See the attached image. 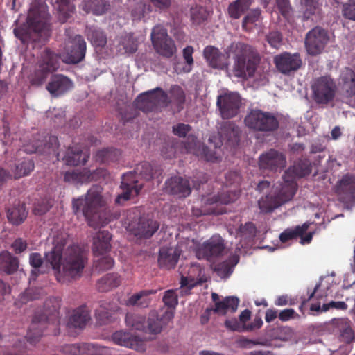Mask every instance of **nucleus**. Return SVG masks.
Masks as SVG:
<instances>
[{
	"label": "nucleus",
	"mask_w": 355,
	"mask_h": 355,
	"mask_svg": "<svg viewBox=\"0 0 355 355\" xmlns=\"http://www.w3.org/2000/svg\"><path fill=\"white\" fill-rule=\"evenodd\" d=\"M72 207L76 215L83 214L88 225L94 228L104 226L110 220V210L98 187L89 189L85 198L74 199Z\"/></svg>",
	"instance_id": "nucleus-1"
},
{
	"label": "nucleus",
	"mask_w": 355,
	"mask_h": 355,
	"mask_svg": "<svg viewBox=\"0 0 355 355\" xmlns=\"http://www.w3.org/2000/svg\"><path fill=\"white\" fill-rule=\"evenodd\" d=\"M49 13L44 0H33L31 4L26 24L14 28L13 33L23 44L37 40L38 33L49 30Z\"/></svg>",
	"instance_id": "nucleus-2"
},
{
	"label": "nucleus",
	"mask_w": 355,
	"mask_h": 355,
	"mask_svg": "<svg viewBox=\"0 0 355 355\" xmlns=\"http://www.w3.org/2000/svg\"><path fill=\"white\" fill-rule=\"evenodd\" d=\"M87 263L85 251L78 245H73L67 248L62 255L59 267L53 268L57 271V280L66 283L79 279Z\"/></svg>",
	"instance_id": "nucleus-3"
},
{
	"label": "nucleus",
	"mask_w": 355,
	"mask_h": 355,
	"mask_svg": "<svg viewBox=\"0 0 355 355\" xmlns=\"http://www.w3.org/2000/svg\"><path fill=\"white\" fill-rule=\"evenodd\" d=\"M228 51L234 60V76L243 80L253 77L259 63V58L252 51L251 46L242 42H234L229 46Z\"/></svg>",
	"instance_id": "nucleus-4"
},
{
	"label": "nucleus",
	"mask_w": 355,
	"mask_h": 355,
	"mask_svg": "<svg viewBox=\"0 0 355 355\" xmlns=\"http://www.w3.org/2000/svg\"><path fill=\"white\" fill-rule=\"evenodd\" d=\"M61 300L59 297L48 298L44 304V311L41 315H35L31 327L27 333V338L30 342H35L43 334L45 324H52L55 327L60 324V309Z\"/></svg>",
	"instance_id": "nucleus-5"
},
{
	"label": "nucleus",
	"mask_w": 355,
	"mask_h": 355,
	"mask_svg": "<svg viewBox=\"0 0 355 355\" xmlns=\"http://www.w3.org/2000/svg\"><path fill=\"white\" fill-rule=\"evenodd\" d=\"M60 55L46 48L41 53L37 68L31 75L30 82L32 85H43L50 73L57 71L60 66Z\"/></svg>",
	"instance_id": "nucleus-6"
},
{
	"label": "nucleus",
	"mask_w": 355,
	"mask_h": 355,
	"mask_svg": "<svg viewBox=\"0 0 355 355\" xmlns=\"http://www.w3.org/2000/svg\"><path fill=\"white\" fill-rule=\"evenodd\" d=\"M170 103L168 95L161 87L144 92L135 101L136 107L145 113L156 112L160 107H167Z\"/></svg>",
	"instance_id": "nucleus-7"
},
{
	"label": "nucleus",
	"mask_w": 355,
	"mask_h": 355,
	"mask_svg": "<svg viewBox=\"0 0 355 355\" xmlns=\"http://www.w3.org/2000/svg\"><path fill=\"white\" fill-rule=\"evenodd\" d=\"M127 229L135 236L149 239L158 230L159 223L145 216H141L138 209L130 211L127 218Z\"/></svg>",
	"instance_id": "nucleus-8"
},
{
	"label": "nucleus",
	"mask_w": 355,
	"mask_h": 355,
	"mask_svg": "<svg viewBox=\"0 0 355 355\" xmlns=\"http://www.w3.org/2000/svg\"><path fill=\"white\" fill-rule=\"evenodd\" d=\"M245 125L254 131L270 133L279 128V121L273 113L252 110L244 119Z\"/></svg>",
	"instance_id": "nucleus-9"
},
{
	"label": "nucleus",
	"mask_w": 355,
	"mask_h": 355,
	"mask_svg": "<svg viewBox=\"0 0 355 355\" xmlns=\"http://www.w3.org/2000/svg\"><path fill=\"white\" fill-rule=\"evenodd\" d=\"M274 194H268L258 201L259 208L263 213H270L279 206L291 200L293 196V189L286 187L281 182L273 187Z\"/></svg>",
	"instance_id": "nucleus-10"
},
{
	"label": "nucleus",
	"mask_w": 355,
	"mask_h": 355,
	"mask_svg": "<svg viewBox=\"0 0 355 355\" xmlns=\"http://www.w3.org/2000/svg\"><path fill=\"white\" fill-rule=\"evenodd\" d=\"M335 192L338 200L347 208L355 206V175L347 173L336 182Z\"/></svg>",
	"instance_id": "nucleus-11"
},
{
	"label": "nucleus",
	"mask_w": 355,
	"mask_h": 355,
	"mask_svg": "<svg viewBox=\"0 0 355 355\" xmlns=\"http://www.w3.org/2000/svg\"><path fill=\"white\" fill-rule=\"evenodd\" d=\"M314 100L319 104H327L335 97L337 86L330 76L317 78L312 85Z\"/></svg>",
	"instance_id": "nucleus-12"
},
{
	"label": "nucleus",
	"mask_w": 355,
	"mask_h": 355,
	"mask_svg": "<svg viewBox=\"0 0 355 355\" xmlns=\"http://www.w3.org/2000/svg\"><path fill=\"white\" fill-rule=\"evenodd\" d=\"M311 170L312 166L309 159H299L285 171L282 182L288 188L292 187L293 189V194L295 195L297 189L296 178H303L309 175Z\"/></svg>",
	"instance_id": "nucleus-13"
},
{
	"label": "nucleus",
	"mask_w": 355,
	"mask_h": 355,
	"mask_svg": "<svg viewBox=\"0 0 355 355\" xmlns=\"http://www.w3.org/2000/svg\"><path fill=\"white\" fill-rule=\"evenodd\" d=\"M329 40L328 32L320 26H315L306 35L304 45L307 53L313 56L322 53Z\"/></svg>",
	"instance_id": "nucleus-14"
},
{
	"label": "nucleus",
	"mask_w": 355,
	"mask_h": 355,
	"mask_svg": "<svg viewBox=\"0 0 355 355\" xmlns=\"http://www.w3.org/2000/svg\"><path fill=\"white\" fill-rule=\"evenodd\" d=\"M86 53V42L80 35L69 37L65 42L63 61L67 64H77L81 62Z\"/></svg>",
	"instance_id": "nucleus-15"
},
{
	"label": "nucleus",
	"mask_w": 355,
	"mask_h": 355,
	"mask_svg": "<svg viewBox=\"0 0 355 355\" xmlns=\"http://www.w3.org/2000/svg\"><path fill=\"white\" fill-rule=\"evenodd\" d=\"M241 104V97L235 92H227L217 97L216 105L221 117L228 119L236 116Z\"/></svg>",
	"instance_id": "nucleus-16"
},
{
	"label": "nucleus",
	"mask_w": 355,
	"mask_h": 355,
	"mask_svg": "<svg viewBox=\"0 0 355 355\" xmlns=\"http://www.w3.org/2000/svg\"><path fill=\"white\" fill-rule=\"evenodd\" d=\"M120 188L121 193L118 194L115 203L123 205L125 202L137 196L142 189V185L138 184L132 172L123 174Z\"/></svg>",
	"instance_id": "nucleus-17"
},
{
	"label": "nucleus",
	"mask_w": 355,
	"mask_h": 355,
	"mask_svg": "<svg viewBox=\"0 0 355 355\" xmlns=\"http://www.w3.org/2000/svg\"><path fill=\"white\" fill-rule=\"evenodd\" d=\"M59 146L58 137L53 135H46L42 141L39 139L33 141V144H28L23 146L21 150L31 154V153H54L57 157H59V153L57 150Z\"/></svg>",
	"instance_id": "nucleus-18"
},
{
	"label": "nucleus",
	"mask_w": 355,
	"mask_h": 355,
	"mask_svg": "<svg viewBox=\"0 0 355 355\" xmlns=\"http://www.w3.org/2000/svg\"><path fill=\"white\" fill-rule=\"evenodd\" d=\"M162 313L150 314L146 322L145 333L151 335L160 334L174 318L175 312L168 309H163Z\"/></svg>",
	"instance_id": "nucleus-19"
},
{
	"label": "nucleus",
	"mask_w": 355,
	"mask_h": 355,
	"mask_svg": "<svg viewBox=\"0 0 355 355\" xmlns=\"http://www.w3.org/2000/svg\"><path fill=\"white\" fill-rule=\"evenodd\" d=\"M224 249L223 239L218 235H214L198 249L196 254L198 259L210 261L220 256Z\"/></svg>",
	"instance_id": "nucleus-20"
},
{
	"label": "nucleus",
	"mask_w": 355,
	"mask_h": 355,
	"mask_svg": "<svg viewBox=\"0 0 355 355\" xmlns=\"http://www.w3.org/2000/svg\"><path fill=\"white\" fill-rule=\"evenodd\" d=\"M69 235L65 232H59L53 239V247L50 252L45 254L46 261L51 266L52 268L59 267L62 255L67 249L65 246L68 242Z\"/></svg>",
	"instance_id": "nucleus-21"
},
{
	"label": "nucleus",
	"mask_w": 355,
	"mask_h": 355,
	"mask_svg": "<svg viewBox=\"0 0 355 355\" xmlns=\"http://www.w3.org/2000/svg\"><path fill=\"white\" fill-rule=\"evenodd\" d=\"M274 63L279 72L288 75L291 72L298 70L302 62L300 54L285 52L276 55L274 58Z\"/></svg>",
	"instance_id": "nucleus-22"
},
{
	"label": "nucleus",
	"mask_w": 355,
	"mask_h": 355,
	"mask_svg": "<svg viewBox=\"0 0 355 355\" xmlns=\"http://www.w3.org/2000/svg\"><path fill=\"white\" fill-rule=\"evenodd\" d=\"M286 157L282 153L276 150H270L261 154L259 158L260 168L271 171H277L286 166Z\"/></svg>",
	"instance_id": "nucleus-23"
},
{
	"label": "nucleus",
	"mask_w": 355,
	"mask_h": 355,
	"mask_svg": "<svg viewBox=\"0 0 355 355\" xmlns=\"http://www.w3.org/2000/svg\"><path fill=\"white\" fill-rule=\"evenodd\" d=\"M203 56L208 65L213 69L223 70L228 67V55L214 46H207L203 50Z\"/></svg>",
	"instance_id": "nucleus-24"
},
{
	"label": "nucleus",
	"mask_w": 355,
	"mask_h": 355,
	"mask_svg": "<svg viewBox=\"0 0 355 355\" xmlns=\"http://www.w3.org/2000/svg\"><path fill=\"white\" fill-rule=\"evenodd\" d=\"M166 193L177 196L178 198H186L191 193L189 181L180 176H173L165 182Z\"/></svg>",
	"instance_id": "nucleus-25"
},
{
	"label": "nucleus",
	"mask_w": 355,
	"mask_h": 355,
	"mask_svg": "<svg viewBox=\"0 0 355 355\" xmlns=\"http://www.w3.org/2000/svg\"><path fill=\"white\" fill-rule=\"evenodd\" d=\"M150 4L140 3L132 11L135 19H141L146 14L150 13L153 6L156 11L160 12L168 10L172 6L173 0H149Z\"/></svg>",
	"instance_id": "nucleus-26"
},
{
	"label": "nucleus",
	"mask_w": 355,
	"mask_h": 355,
	"mask_svg": "<svg viewBox=\"0 0 355 355\" xmlns=\"http://www.w3.org/2000/svg\"><path fill=\"white\" fill-rule=\"evenodd\" d=\"M90 320V311L86 305H81L69 315L67 327L68 329H83Z\"/></svg>",
	"instance_id": "nucleus-27"
},
{
	"label": "nucleus",
	"mask_w": 355,
	"mask_h": 355,
	"mask_svg": "<svg viewBox=\"0 0 355 355\" xmlns=\"http://www.w3.org/2000/svg\"><path fill=\"white\" fill-rule=\"evenodd\" d=\"M340 86L344 95L349 98L347 103L351 106H355V72L345 68L340 74Z\"/></svg>",
	"instance_id": "nucleus-28"
},
{
	"label": "nucleus",
	"mask_w": 355,
	"mask_h": 355,
	"mask_svg": "<svg viewBox=\"0 0 355 355\" xmlns=\"http://www.w3.org/2000/svg\"><path fill=\"white\" fill-rule=\"evenodd\" d=\"M72 81L62 74L53 75L46 86L47 91L54 97L61 96L73 87Z\"/></svg>",
	"instance_id": "nucleus-29"
},
{
	"label": "nucleus",
	"mask_w": 355,
	"mask_h": 355,
	"mask_svg": "<svg viewBox=\"0 0 355 355\" xmlns=\"http://www.w3.org/2000/svg\"><path fill=\"white\" fill-rule=\"evenodd\" d=\"M181 250L178 248L162 247L159 251L158 263L161 268L171 269L176 266Z\"/></svg>",
	"instance_id": "nucleus-30"
},
{
	"label": "nucleus",
	"mask_w": 355,
	"mask_h": 355,
	"mask_svg": "<svg viewBox=\"0 0 355 355\" xmlns=\"http://www.w3.org/2000/svg\"><path fill=\"white\" fill-rule=\"evenodd\" d=\"M241 131L235 123L225 121L221 124L219 134L222 141H225L230 146H235L240 141Z\"/></svg>",
	"instance_id": "nucleus-31"
},
{
	"label": "nucleus",
	"mask_w": 355,
	"mask_h": 355,
	"mask_svg": "<svg viewBox=\"0 0 355 355\" xmlns=\"http://www.w3.org/2000/svg\"><path fill=\"white\" fill-rule=\"evenodd\" d=\"M302 21H308L313 16L321 14L322 1L321 0H299Z\"/></svg>",
	"instance_id": "nucleus-32"
},
{
	"label": "nucleus",
	"mask_w": 355,
	"mask_h": 355,
	"mask_svg": "<svg viewBox=\"0 0 355 355\" xmlns=\"http://www.w3.org/2000/svg\"><path fill=\"white\" fill-rule=\"evenodd\" d=\"M111 234L108 231L98 232L94 237L92 250L95 257L101 256L110 250Z\"/></svg>",
	"instance_id": "nucleus-33"
},
{
	"label": "nucleus",
	"mask_w": 355,
	"mask_h": 355,
	"mask_svg": "<svg viewBox=\"0 0 355 355\" xmlns=\"http://www.w3.org/2000/svg\"><path fill=\"white\" fill-rule=\"evenodd\" d=\"M121 284V276L118 273L110 272L99 279L96 282V286L99 292L105 293L117 288Z\"/></svg>",
	"instance_id": "nucleus-34"
},
{
	"label": "nucleus",
	"mask_w": 355,
	"mask_h": 355,
	"mask_svg": "<svg viewBox=\"0 0 355 355\" xmlns=\"http://www.w3.org/2000/svg\"><path fill=\"white\" fill-rule=\"evenodd\" d=\"M134 173L140 179L149 181L160 175L162 170L157 166H153L147 162H143L137 165Z\"/></svg>",
	"instance_id": "nucleus-35"
},
{
	"label": "nucleus",
	"mask_w": 355,
	"mask_h": 355,
	"mask_svg": "<svg viewBox=\"0 0 355 355\" xmlns=\"http://www.w3.org/2000/svg\"><path fill=\"white\" fill-rule=\"evenodd\" d=\"M89 157L87 152H83L78 147H69L63 160L69 166L84 165Z\"/></svg>",
	"instance_id": "nucleus-36"
},
{
	"label": "nucleus",
	"mask_w": 355,
	"mask_h": 355,
	"mask_svg": "<svg viewBox=\"0 0 355 355\" xmlns=\"http://www.w3.org/2000/svg\"><path fill=\"white\" fill-rule=\"evenodd\" d=\"M80 6L86 13L101 15L108 10L110 4L106 0H83Z\"/></svg>",
	"instance_id": "nucleus-37"
},
{
	"label": "nucleus",
	"mask_w": 355,
	"mask_h": 355,
	"mask_svg": "<svg viewBox=\"0 0 355 355\" xmlns=\"http://www.w3.org/2000/svg\"><path fill=\"white\" fill-rule=\"evenodd\" d=\"M19 268V259L8 251L0 252V271L7 275L15 272Z\"/></svg>",
	"instance_id": "nucleus-38"
},
{
	"label": "nucleus",
	"mask_w": 355,
	"mask_h": 355,
	"mask_svg": "<svg viewBox=\"0 0 355 355\" xmlns=\"http://www.w3.org/2000/svg\"><path fill=\"white\" fill-rule=\"evenodd\" d=\"M27 215L26 205L20 202L8 208L7 211L8 220L15 225L22 223L26 220Z\"/></svg>",
	"instance_id": "nucleus-39"
},
{
	"label": "nucleus",
	"mask_w": 355,
	"mask_h": 355,
	"mask_svg": "<svg viewBox=\"0 0 355 355\" xmlns=\"http://www.w3.org/2000/svg\"><path fill=\"white\" fill-rule=\"evenodd\" d=\"M155 290H142L131 295L126 302L127 306H137L141 308L148 307L151 303L150 295L155 294Z\"/></svg>",
	"instance_id": "nucleus-40"
},
{
	"label": "nucleus",
	"mask_w": 355,
	"mask_h": 355,
	"mask_svg": "<svg viewBox=\"0 0 355 355\" xmlns=\"http://www.w3.org/2000/svg\"><path fill=\"white\" fill-rule=\"evenodd\" d=\"M311 224L309 222H306L302 225L286 229L280 234L279 240L282 243H286L290 240L295 239L300 237V236H302L306 232Z\"/></svg>",
	"instance_id": "nucleus-41"
},
{
	"label": "nucleus",
	"mask_w": 355,
	"mask_h": 355,
	"mask_svg": "<svg viewBox=\"0 0 355 355\" xmlns=\"http://www.w3.org/2000/svg\"><path fill=\"white\" fill-rule=\"evenodd\" d=\"M239 304V300L236 297H226L222 301L216 303L213 311L221 315H225L228 311L234 313L237 310Z\"/></svg>",
	"instance_id": "nucleus-42"
},
{
	"label": "nucleus",
	"mask_w": 355,
	"mask_h": 355,
	"mask_svg": "<svg viewBox=\"0 0 355 355\" xmlns=\"http://www.w3.org/2000/svg\"><path fill=\"white\" fill-rule=\"evenodd\" d=\"M252 0H235L230 3L227 12L234 19H239L250 8Z\"/></svg>",
	"instance_id": "nucleus-43"
},
{
	"label": "nucleus",
	"mask_w": 355,
	"mask_h": 355,
	"mask_svg": "<svg viewBox=\"0 0 355 355\" xmlns=\"http://www.w3.org/2000/svg\"><path fill=\"white\" fill-rule=\"evenodd\" d=\"M239 196V192L237 191H227L216 196H211L207 199V204L214 205H227L236 200Z\"/></svg>",
	"instance_id": "nucleus-44"
},
{
	"label": "nucleus",
	"mask_w": 355,
	"mask_h": 355,
	"mask_svg": "<svg viewBox=\"0 0 355 355\" xmlns=\"http://www.w3.org/2000/svg\"><path fill=\"white\" fill-rule=\"evenodd\" d=\"M86 35L92 44L96 46L103 47L107 43V37L105 33L95 26H87Z\"/></svg>",
	"instance_id": "nucleus-45"
},
{
	"label": "nucleus",
	"mask_w": 355,
	"mask_h": 355,
	"mask_svg": "<svg viewBox=\"0 0 355 355\" xmlns=\"http://www.w3.org/2000/svg\"><path fill=\"white\" fill-rule=\"evenodd\" d=\"M239 257L233 256L230 259L219 263L215 266L214 270L221 278H227L232 273L234 266L238 263Z\"/></svg>",
	"instance_id": "nucleus-46"
},
{
	"label": "nucleus",
	"mask_w": 355,
	"mask_h": 355,
	"mask_svg": "<svg viewBox=\"0 0 355 355\" xmlns=\"http://www.w3.org/2000/svg\"><path fill=\"white\" fill-rule=\"evenodd\" d=\"M58 19L60 22L64 23L71 17L75 10L72 0H56Z\"/></svg>",
	"instance_id": "nucleus-47"
},
{
	"label": "nucleus",
	"mask_w": 355,
	"mask_h": 355,
	"mask_svg": "<svg viewBox=\"0 0 355 355\" xmlns=\"http://www.w3.org/2000/svg\"><path fill=\"white\" fill-rule=\"evenodd\" d=\"M170 97L169 101L171 103H173L178 112L181 111L184 108V104L185 103V93L183 89L177 85H173L169 89Z\"/></svg>",
	"instance_id": "nucleus-48"
},
{
	"label": "nucleus",
	"mask_w": 355,
	"mask_h": 355,
	"mask_svg": "<svg viewBox=\"0 0 355 355\" xmlns=\"http://www.w3.org/2000/svg\"><path fill=\"white\" fill-rule=\"evenodd\" d=\"M137 50V43L132 35L122 37L117 46V51L121 54H132Z\"/></svg>",
	"instance_id": "nucleus-49"
},
{
	"label": "nucleus",
	"mask_w": 355,
	"mask_h": 355,
	"mask_svg": "<svg viewBox=\"0 0 355 355\" xmlns=\"http://www.w3.org/2000/svg\"><path fill=\"white\" fill-rule=\"evenodd\" d=\"M30 265L33 268L31 270V279L35 280L39 273H44L43 270L44 260L42 255L38 252H32L29 255Z\"/></svg>",
	"instance_id": "nucleus-50"
},
{
	"label": "nucleus",
	"mask_w": 355,
	"mask_h": 355,
	"mask_svg": "<svg viewBox=\"0 0 355 355\" xmlns=\"http://www.w3.org/2000/svg\"><path fill=\"white\" fill-rule=\"evenodd\" d=\"M125 322L132 329L145 332L146 327L145 316L135 313H127Z\"/></svg>",
	"instance_id": "nucleus-51"
},
{
	"label": "nucleus",
	"mask_w": 355,
	"mask_h": 355,
	"mask_svg": "<svg viewBox=\"0 0 355 355\" xmlns=\"http://www.w3.org/2000/svg\"><path fill=\"white\" fill-rule=\"evenodd\" d=\"M34 168V162L29 158H24L15 166V170L14 171L15 178L18 179L29 175Z\"/></svg>",
	"instance_id": "nucleus-52"
},
{
	"label": "nucleus",
	"mask_w": 355,
	"mask_h": 355,
	"mask_svg": "<svg viewBox=\"0 0 355 355\" xmlns=\"http://www.w3.org/2000/svg\"><path fill=\"white\" fill-rule=\"evenodd\" d=\"M121 155L120 150L115 148H104L98 150L96 155V160L100 163L116 161Z\"/></svg>",
	"instance_id": "nucleus-53"
},
{
	"label": "nucleus",
	"mask_w": 355,
	"mask_h": 355,
	"mask_svg": "<svg viewBox=\"0 0 355 355\" xmlns=\"http://www.w3.org/2000/svg\"><path fill=\"white\" fill-rule=\"evenodd\" d=\"M154 47L159 54L166 58L172 57L176 52V46L171 38L161 42Z\"/></svg>",
	"instance_id": "nucleus-54"
},
{
	"label": "nucleus",
	"mask_w": 355,
	"mask_h": 355,
	"mask_svg": "<svg viewBox=\"0 0 355 355\" xmlns=\"http://www.w3.org/2000/svg\"><path fill=\"white\" fill-rule=\"evenodd\" d=\"M256 227L251 223H246L245 225H241L237 232V237L241 239L252 240L255 236Z\"/></svg>",
	"instance_id": "nucleus-55"
},
{
	"label": "nucleus",
	"mask_w": 355,
	"mask_h": 355,
	"mask_svg": "<svg viewBox=\"0 0 355 355\" xmlns=\"http://www.w3.org/2000/svg\"><path fill=\"white\" fill-rule=\"evenodd\" d=\"M208 12L202 6H195L191 8V19L194 24H200L208 17Z\"/></svg>",
	"instance_id": "nucleus-56"
},
{
	"label": "nucleus",
	"mask_w": 355,
	"mask_h": 355,
	"mask_svg": "<svg viewBox=\"0 0 355 355\" xmlns=\"http://www.w3.org/2000/svg\"><path fill=\"white\" fill-rule=\"evenodd\" d=\"M169 38L166 29L163 26L158 25L153 28L151 33V40L153 46H155L161 42Z\"/></svg>",
	"instance_id": "nucleus-57"
},
{
	"label": "nucleus",
	"mask_w": 355,
	"mask_h": 355,
	"mask_svg": "<svg viewBox=\"0 0 355 355\" xmlns=\"http://www.w3.org/2000/svg\"><path fill=\"white\" fill-rule=\"evenodd\" d=\"M261 10L254 9L251 10L243 19L242 27L244 30L249 31L252 28L250 25L256 24L259 21Z\"/></svg>",
	"instance_id": "nucleus-58"
},
{
	"label": "nucleus",
	"mask_w": 355,
	"mask_h": 355,
	"mask_svg": "<svg viewBox=\"0 0 355 355\" xmlns=\"http://www.w3.org/2000/svg\"><path fill=\"white\" fill-rule=\"evenodd\" d=\"M89 177L87 171H80L78 169L67 171L64 175L66 182H83Z\"/></svg>",
	"instance_id": "nucleus-59"
},
{
	"label": "nucleus",
	"mask_w": 355,
	"mask_h": 355,
	"mask_svg": "<svg viewBox=\"0 0 355 355\" xmlns=\"http://www.w3.org/2000/svg\"><path fill=\"white\" fill-rule=\"evenodd\" d=\"M162 300L165 306H167L166 309L173 310L174 311V309L178 304V295L176 294L175 291L168 290L165 291Z\"/></svg>",
	"instance_id": "nucleus-60"
},
{
	"label": "nucleus",
	"mask_w": 355,
	"mask_h": 355,
	"mask_svg": "<svg viewBox=\"0 0 355 355\" xmlns=\"http://www.w3.org/2000/svg\"><path fill=\"white\" fill-rule=\"evenodd\" d=\"M126 347L132 349L137 352H143L146 350V346L145 341L139 336L131 334L129 342Z\"/></svg>",
	"instance_id": "nucleus-61"
},
{
	"label": "nucleus",
	"mask_w": 355,
	"mask_h": 355,
	"mask_svg": "<svg viewBox=\"0 0 355 355\" xmlns=\"http://www.w3.org/2000/svg\"><path fill=\"white\" fill-rule=\"evenodd\" d=\"M114 264V261L110 256H105L95 261L96 268L101 271L111 269Z\"/></svg>",
	"instance_id": "nucleus-62"
},
{
	"label": "nucleus",
	"mask_w": 355,
	"mask_h": 355,
	"mask_svg": "<svg viewBox=\"0 0 355 355\" xmlns=\"http://www.w3.org/2000/svg\"><path fill=\"white\" fill-rule=\"evenodd\" d=\"M342 14L345 18L355 21V0H348L343 5Z\"/></svg>",
	"instance_id": "nucleus-63"
},
{
	"label": "nucleus",
	"mask_w": 355,
	"mask_h": 355,
	"mask_svg": "<svg viewBox=\"0 0 355 355\" xmlns=\"http://www.w3.org/2000/svg\"><path fill=\"white\" fill-rule=\"evenodd\" d=\"M40 293L37 289L28 288L19 296V301L21 304H26L29 301L38 299Z\"/></svg>",
	"instance_id": "nucleus-64"
}]
</instances>
